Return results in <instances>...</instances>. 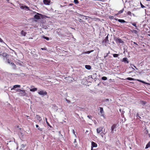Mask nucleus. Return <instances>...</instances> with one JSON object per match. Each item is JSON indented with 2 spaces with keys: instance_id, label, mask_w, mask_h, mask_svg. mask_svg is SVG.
<instances>
[{
  "instance_id": "obj_1",
  "label": "nucleus",
  "mask_w": 150,
  "mask_h": 150,
  "mask_svg": "<svg viewBox=\"0 0 150 150\" xmlns=\"http://www.w3.org/2000/svg\"><path fill=\"white\" fill-rule=\"evenodd\" d=\"M114 40L117 44L124 43V42L121 39L119 38L115 37L114 38Z\"/></svg>"
},
{
  "instance_id": "obj_2",
  "label": "nucleus",
  "mask_w": 150,
  "mask_h": 150,
  "mask_svg": "<svg viewBox=\"0 0 150 150\" xmlns=\"http://www.w3.org/2000/svg\"><path fill=\"white\" fill-rule=\"evenodd\" d=\"M38 94L42 96H44L47 95V92L43 90H40L38 92Z\"/></svg>"
},
{
  "instance_id": "obj_3",
  "label": "nucleus",
  "mask_w": 150,
  "mask_h": 150,
  "mask_svg": "<svg viewBox=\"0 0 150 150\" xmlns=\"http://www.w3.org/2000/svg\"><path fill=\"white\" fill-rule=\"evenodd\" d=\"M17 91L20 94H21V96H25L26 95L25 90H21V89H18Z\"/></svg>"
},
{
  "instance_id": "obj_4",
  "label": "nucleus",
  "mask_w": 150,
  "mask_h": 150,
  "mask_svg": "<svg viewBox=\"0 0 150 150\" xmlns=\"http://www.w3.org/2000/svg\"><path fill=\"white\" fill-rule=\"evenodd\" d=\"M108 35L105 38L104 40L103 41V42L104 43V45L105 46H106L109 42V40H108Z\"/></svg>"
},
{
  "instance_id": "obj_5",
  "label": "nucleus",
  "mask_w": 150,
  "mask_h": 150,
  "mask_svg": "<svg viewBox=\"0 0 150 150\" xmlns=\"http://www.w3.org/2000/svg\"><path fill=\"white\" fill-rule=\"evenodd\" d=\"M4 60H7L8 58L9 55L7 54L6 53H4L1 55Z\"/></svg>"
},
{
  "instance_id": "obj_6",
  "label": "nucleus",
  "mask_w": 150,
  "mask_h": 150,
  "mask_svg": "<svg viewBox=\"0 0 150 150\" xmlns=\"http://www.w3.org/2000/svg\"><path fill=\"white\" fill-rule=\"evenodd\" d=\"M40 16H42V15L41 14H40L39 13H37V15H35L34 16V18L35 19H36L37 20H39L40 19Z\"/></svg>"
},
{
  "instance_id": "obj_7",
  "label": "nucleus",
  "mask_w": 150,
  "mask_h": 150,
  "mask_svg": "<svg viewBox=\"0 0 150 150\" xmlns=\"http://www.w3.org/2000/svg\"><path fill=\"white\" fill-rule=\"evenodd\" d=\"M116 128V125L115 124H113L111 127V133L112 134L114 133V130Z\"/></svg>"
},
{
  "instance_id": "obj_8",
  "label": "nucleus",
  "mask_w": 150,
  "mask_h": 150,
  "mask_svg": "<svg viewBox=\"0 0 150 150\" xmlns=\"http://www.w3.org/2000/svg\"><path fill=\"white\" fill-rule=\"evenodd\" d=\"M43 2L44 4L49 5L50 3V0H43Z\"/></svg>"
},
{
  "instance_id": "obj_9",
  "label": "nucleus",
  "mask_w": 150,
  "mask_h": 150,
  "mask_svg": "<svg viewBox=\"0 0 150 150\" xmlns=\"http://www.w3.org/2000/svg\"><path fill=\"white\" fill-rule=\"evenodd\" d=\"M121 61L124 62L125 63H128L129 62L128 59L127 57L124 58L121 60Z\"/></svg>"
},
{
  "instance_id": "obj_10",
  "label": "nucleus",
  "mask_w": 150,
  "mask_h": 150,
  "mask_svg": "<svg viewBox=\"0 0 150 150\" xmlns=\"http://www.w3.org/2000/svg\"><path fill=\"white\" fill-rule=\"evenodd\" d=\"M99 108L100 110V112L101 114V116H103V117H104V111H103V108L102 107H100Z\"/></svg>"
},
{
  "instance_id": "obj_11",
  "label": "nucleus",
  "mask_w": 150,
  "mask_h": 150,
  "mask_svg": "<svg viewBox=\"0 0 150 150\" xmlns=\"http://www.w3.org/2000/svg\"><path fill=\"white\" fill-rule=\"evenodd\" d=\"M103 128L102 127H99V128H98L96 129L97 133L98 134H99L101 132H102V130H103Z\"/></svg>"
},
{
  "instance_id": "obj_12",
  "label": "nucleus",
  "mask_w": 150,
  "mask_h": 150,
  "mask_svg": "<svg viewBox=\"0 0 150 150\" xmlns=\"http://www.w3.org/2000/svg\"><path fill=\"white\" fill-rule=\"evenodd\" d=\"M97 146V144L93 142H91V148L96 147Z\"/></svg>"
},
{
  "instance_id": "obj_13",
  "label": "nucleus",
  "mask_w": 150,
  "mask_h": 150,
  "mask_svg": "<svg viewBox=\"0 0 150 150\" xmlns=\"http://www.w3.org/2000/svg\"><path fill=\"white\" fill-rule=\"evenodd\" d=\"M20 8H21V9H23L24 8H25L26 9H27L28 10H29V8L26 6H21L20 7Z\"/></svg>"
},
{
  "instance_id": "obj_14",
  "label": "nucleus",
  "mask_w": 150,
  "mask_h": 150,
  "mask_svg": "<svg viewBox=\"0 0 150 150\" xmlns=\"http://www.w3.org/2000/svg\"><path fill=\"white\" fill-rule=\"evenodd\" d=\"M116 20L117 21L118 20V21H119L120 22L122 23H126L127 22L125 21L123 19H116Z\"/></svg>"
},
{
  "instance_id": "obj_15",
  "label": "nucleus",
  "mask_w": 150,
  "mask_h": 150,
  "mask_svg": "<svg viewBox=\"0 0 150 150\" xmlns=\"http://www.w3.org/2000/svg\"><path fill=\"white\" fill-rule=\"evenodd\" d=\"M36 118L37 120L39 121V122H40L42 120L41 117L38 115H36Z\"/></svg>"
},
{
  "instance_id": "obj_16",
  "label": "nucleus",
  "mask_w": 150,
  "mask_h": 150,
  "mask_svg": "<svg viewBox=\"0 0 150 150\" xmlns=\"http://www.w3.org/2000/svg\"><path fill=\"white\" fill-rule=\"evenodd\" d=\"M20 87V86L19 85H15L13 86V87L11 88V90H12L13 89L17 88V87Z\"/></svg>"
},
{
  "instance_id": "obj_17",
  "label": "nucleus",
  "mask_w": 150,
  "mask_h": 150,
  "mask_svg": "<svg viewBox=\"0 0 150 150\" xmlns=\"http://www.w3.org/2000/svg\"><path fill=\"white\" fill-rule=\"evenodd\" d=\"M85 67L86 69L88 70H90L91 68V66L89 65H86L85 66Z\"/></svg>"
},
{
  "instance_id": "obj_18",
  "label": "nucleus",
  "mask_w": 150,
  "mask_h": 150,
  "mask_svg": "<svg viewBox=\"0 0 150 150\" xmlns=\"http://www.w3.org/2000/svg\"><path fill=\"white\" fill-rule=\"evenodd\" d=\"M37 88H33L32 89H30V91H32V92H34L37 91Z\"/></svg>"
},
{
  "instance_id": "obj_19",
  "label": "nucleus",
  "mask_w": 150,
  "mask_h": 150,
  "mask_svg": "<svg viewBox=\"0 0 150 150\" xmlns=\"http://www.w3.org/2000/svg\"><path fill=\"white\" fill-rule=\"evenodd\" d=\"M45 119L46 122L47 123V125L48 126H49L50 127L52 128V127L51 125H50L49 123L47 122V118H45Z\"/></svg>"
},
{
  "instance_id": "obj_20",
  "label": "nucleus",
  "mask_w": 150,
  "mask_h": 150,
  "mask_svg": "<svg viewBox=\"0 0 150 150\" xmlns=\"http://www.w3.org/2000/svg\"><path fill=\"white\" fill-rule=\"evenodd\" d=\"M21 34L22 35L25 36L26 35V33L23 30H22L21 32Z\"/></svg>"
},
{
  "instance_id": "obj_21",
  "label": "nucleus",
  "mask_w": 150,
  "mask_h": 150,
  "mask_svg": "<svg viewBox=\"0 0 150 150\" xmlns=\"http://www.w3.org/2000/svg\"><path fill=\"white\" fill-rule=\"evenodd\" d=\"M93 51H94V50H91L89 51L85 52H84V53L85 54H89L90 53L93 52Z\"/></svg>"
},
{
  "instance_id": "obj_22",
  "label": "nucleus",
  "mask_w": 150,
  "mask_h": 150,
  "mask_svg": "<svg viewBox=\"0 0 150 150\" xmlns=\"http://www.w3.org/2000/svg\"><path fill=\"white\" fill-rule=\"evenodd\" d=\"M126 79L129 80H132V81H135L136 80L134 79V78H130V77H128Z\"/></svg>"
},
{
  "instance_id": "obj_23",
  "label": "nucleus",
  "mask_w": 150,
  "mask_h": 150,
  "mask_svg": "<svg viewBox=\"0 0 150 150\" xmlns=\"http://www.w3.org/2000/svg\"><path fill=\"white\" fill-rule=\"evenodd\" d=\"M149 146H150V142H149L146 145L145 149H147L148 148Z\"/></svg>"
},
{
  "instance_id": "obj_24",
  "label": "nucleus",
  "mask_w": 150,
  "mask_h": 150,
  "mask_svg": "<svg viewBox=\"0 0 150 150\" xmlns=\"http://www.w3.org/2000/svg\"><path fill=\"white\" fill-rule=\"evenodd\" d=\"M131 23L133 25L136 27V28H137V24L136 23Z\"/></svg>"
},
{
  "instance_id": "obj_25",
  "label": "nucleus",
  "mask_w": 150,
  "mask_h": 150,
  "mask_svg": "<svg viewBox=\"0 0 150 150\" xmlns=\"http://www.w3.org/2000/svg\"><path fill=\"white\" fill-rule=\"evenodd\" d=\"M132 32L133 33H134L136 34H137L138 33L137 31L135 30H132Z\"/></svg>"
},
{
  "instance_id": "obj_26",
  "label": "nucleus",
  "mask_w": 150,
  "mask_h": 150,
  "mask_svg": "<svg viewBox=\"0 0 150 150\" xmlns=\"http://www.w3.org/2000/svg\"><path fill=\"white\" fill-rule=\"evenodd\" d=\"M113 56L114 57H116L118 56L119 54H113Z\"/></svg>"
},
{
  "instance_id": "obj_27",
  "label": "nucleus",
  "mask_w": 150,
  "mask_h": 150,
  "mask_svg": "<svg viewBox=\"0 0 150 150\" xmlns=\"http://www.w3.org/2000/svg\"><path fill=\"white\" fill-rule=\"evenodd\" d=\"M124 8L122 9V10L118 11V14H120L123 13L124 11Z\"/></svg>"
},
{
  "instance_id": "obj_28",
  "label": "nucleus",
  "mask_w": 150,
  "mask_h": 150,
  "mask_svg": "<svg viewBox=\"0 0 150 150\" xmlns=\"http://www.w3.org/2000/svg\"><path fill=\"white\" fill-rule=\"evenodd\" d=\"M43 38L47 40H49V38L48 37H45V36H43Z\"/></svg>"
},
{
  "instance_id": "obj_29",
  "label": "nucleus",
  "mask_w": 150,
  "mask_h": 150,
  "mask_svg": "<svg viewBox=\"0 0 150 150\" xmlns=\"http://www.w3.org/2000/svg\"><path fill=\"white\" fill-rule=\"evenodd\" d=\"M102 79L103 80H106L107 79V78L105 76H103L102 78Z\"/></svg>"
},
{
  "instance_id": "obj_30",
  "label": "nucleus",
  "mask_w": 150,
  "mask_h": 150,
  "mask_svg": "<svg viewBox=\"0 0 150 150\" xmlns=\"http://www.w3.org/2000/svg\"><path fill=\"white\" fill-rule=\"evenodd\" d=\"M74 2L75 4H78L79 3V1L78 0H74Z\"/></svg>"
},
{
  "instance_id": "obj_31",
  "label": "nucleus",
  "mask_w": 150,
  "mask_h": 150,
  "mask_svg": "<svg viewBox=\"0 0 150 150\" xmlns=\"http://www.w3.org/2000/svg\"><path fill=\"white\" fill-rule=\"evenodd\" d=\"M127 14L128 15H129L131 16H132V13L130 11H129L127 12Z\"/></svg>"
},
{
  "instance_id": "obj_32",
  "label": "nucleus",
  "mask_w": 150,
  "mask_h": 150,
  "mask_svg": "<svg viewBox=\"0 0 150 150\" xmlns=\"http://www.w3.org/2000/svg\"><path fill=\"white\" fill-rule=\"evenodd\" d=\"M80 16H83V17H86V18H91L89 16H84L83 15H80Z\"/></svg>"
},
{
  "instance_id": "obj_33",
  "label": "nucleus",
  "mask_w": 150,
  "mask_h": 150,
  "mask_svg": "<svg viewBox=\"0 0 150 150\" xmlns=\"http://www.w3.org/2000/svg\"><path fill=\"white\" fill-rule=\"evenodd\" d=\"M141 103L142 104V105H145L146 103V102L144 101H141Z\"/></svg>"
},
{
  "instance_id": "obj_34",
  "label": "nucleus",
  "mask_w": 150,
  "mask_h": 150,
  "mask_svg": "<svg viewBox=\"0 0 150 150\" xmlns=\"http://www.w3.org/2000/svg\"><path fill=\"white\" fill-rule=\"evenodd\" d=\"M137 117V118L139 119L140 118H141V117H140V116H139V114H137V116H136Z\"/></svg>"
},
{
  "instance_id": "obj_35",
  "label": "nucleus",
  "mask_w": 150,
  "mask_h": 150,
  "mask_svg": "<svg viewBox=\"0 0 150 150\" xmlns=\"http://www.w3.org/2000/svg\"><path fill=\"white\" fill-rule=\"evenodd\" d=\"M87 117L90 119L91 120L92 116L91 115H88Z\"/></svg>"
},
{
  "instance_id": "obj_36",
  "label": "nucleus",
  "mask_w": 150,
  "mask_h": 150,
  "mask_svg": "<svg viewBox=\"0 0 150 150\" xmlns=\"http://www.w3.org/2000/svg\"><path fill=\"white\" fill-rule=\"evenodd\" d=\"M7 60V62L8 63H9V64H10V63H11L10 62V61H9V59L8 58H7V60Z\"/></svg>"
},
{
  "instance_id": "obj_37",
  "label": "nucleus",
  "mask_w": 150,
  "mask_h": 150,
  "mask_svg": "<svg viewBox=\"0 0 150 150\" xmlns=\"http://www.w3.org/2000/svg\"><path fill=\"white\" fill-rule=\"evenodd\" d=\"M38 129L39 130H40V131H42L43 130V129L42 128H38Z\"/></svg>"
},
{
  "instance_id": "obj_38",
  "label": "nucleus",
  "mask_w": 150,
  "mask_h": 150,
  "mask_svg": "<svg viewBox=\"0 0 150 150\" xmlns=\"http://www.w3.org/2000/svg\"><path fill=\"white\" fill-rule=\"evenodd\" d=\"M41 49L42 50H47V48L46 47H44L43 48H41Z\"/></svg>"
},
{
  "instance_id": "obj_39",
  "label": "nucleus",
  "mask_w": 150,
  "mask_h": 150,
  "mask_svg": "<svg viewBox=\"0 0 150 150\" xmlns=\"http://www.w3.org/2000/svg\"><path fill=\"white\" fill-rule=\"evenodd\" d=\"M10 64L13 66H16V65L15 64L13 63H12V62H11L10 63Z\"/></svg>"
},
{
  "instance_id": "obj_40",
  "label": "nucleus",
  "mask_w": 150,
  "mask_h": 150,
  "mask_svg": "<svg viewBox=\"0 0 150 150\" xmlns=\"http://www.w3.org/2000/svg\"><path fill=\"white\" fill-rule=\"evenodd\" d=\"M79 22H83V20H82V19H79Z\"/></svg>"
},
{
  "instance_id": "obj_41",
  "label": "nucleus",
  "mask_w": 150,
  "mask_h": 150,
  "mask_svg": "<svg viewBox=\"0 0 150 150\" xmlns=\"http://www.w3.org/2000/svg\"><path fill=\"white\" fill-rule=\"evenodd\" d=\"M141 7L142 8H144L145 7V6L143 5L141 3Z\"/></svg>"
},
{
  "instance_id": "obj_42",
  "label": "nucleus",
  "mask_w": 150,
  "mask_h": 150,
  "mask_svg": "<svg viewBox=\"0 0 150 150\" xmlns=\"http://www.w3.org/2000/svg\"><path fill=\"white\" fill-rule=\"evenodd\" d=\"M3 42V40L1 38H0V42Z\"/></svg>"
},
{
  "instance_id": "obj_43",
  "label": "nucleus",
  "mask_w": 150,
  "mask_h": 150,
  "mask_svg": "<svg viewBox=\"0 0 150 150\" xmlns=\"http://www.w3.org/2000/svg\"><path fill=\"white\" fill-rule=\"evenodd\" d=\"M145 133L146 134H147V133H148V132L147 131V130H146L145 131Z\"/></svg>"
},
{
  "instance_id": "obj_44",
  "label": "nucleus",
  "mask_w": 150,
  "mask_h": 150,
  "mask_svg": "<svg viewBox=\"0 0 150 150\" xmlns=\"http://www.w3.org/2000/svg\"><path fill=\"white\" fill-rule=\"evenodd\" d=\"M73 5V4H69V6H72Z\"/></svg>"
},
{
  "instance_id": "obj_45",
  "label": "nucleus",
  "mask_w": 150,
  "mask_h": 150,
  "mask_svg": "<svg viewBox=\"0 0 150 150\" xmlns=\"http://www.w3.org/2000/svg\"><path fill=\"white\" fill-rule=\"evenodd\" d=\"M66 101H67V102L68 103H69L70 102V101H69V100H67L66 99Z\"/></svg>"
},
{
  "instance_id": "obj_46",
  "label": "nucleus",
  "mask_w": 150,
  "mask_h": 150,
  "mask_svg": "<svg viewBox=\"0 0 150 150\" xmlns=\"http://www.w3.org/2000/svg\"><path fill=\"white\" fill-rule=\"evenodd\" d=\"M134 43L135 45H138V44H137V43H136V42H134Z\"/></svg>"
},
{
  "instance_id": "obj_47",
  "label": "nucleus",
  "mask_w": 150,
  "mask_h": 150,
  "mask_svg": "<svg viewBox=\"0 0 150 150\" xmlns=\"http://www.w3.org/2000/svg\"><path fill=\"white\" fill-rule=\"evenodd\" d=\"M36 127L38 128V127H39V126L38 125H36Z\"/></svg>"
},
{
  "instance_id": "obj_48",
  "label": "nucleus",
  "mask_w": 150,
  "mask_h": 150,
  "mask_svg": "<svg viewBox=\"0 0 150 150\" xmlns=\"http://www.w3.org/2000/svg\"><path fill=\"white\" fill-rule=\"evenodd\" d=\"M76 139H74V143H75L76 142Z\"/></svg>"
},
{
  "instance_id": "obj_49",
  "label": "nucleus",
  "mask_w": 150,
  "mask_h": 150,
  "mask_svg": "<svg viewBox=\"0 0 150 150\" xmlns=\"http://www.w3.org/2000/svg\"><path fill=\"white\" fill-rule=\"evenodd\" d=\"M26 117H27L28 119H29V116H27V115H26Z\"/></svg>"
},
{
  "instance_id": "obj_50",
  "label": "nucleus",
  "mask_w": 150,
  "mask_h": 150,
  "mask_svg": "<svg viewBox=\"0 0 150 150\" xmlns=\"http://www.w3.org/2000/svg\"><path fill=\"white\" fill-rule=\"evenodd\" d=\"M136 80L137 81H139L140 82H141L142 81L140 80H139L137 79V80Z\"/></svg>"
},
{
  "instance_id": "obj_51",
  "label": "nucleus",
  "mask_w": 150,
  "mask_h": 150,
  "mask_svg": "<svg viewBox=\"0 0 150 150\" xmlns=\"http://www.w3.org/2000/svg\"><path fill=\"white\" fill-rule=\"evenodd\" d=\"M22 146H25V145H24V144H22Z\"/></svg>"
},
{
  "instance_id": "obj_52",
  "label": "nucleus",
  "mask_w": 150,
  "mask_h": 150,
  "mask_svg": "<svg viewBox=\"0 0 150 150\" xmlns=\"http://www.w3.org/2000/svg\"><path fill=\"white\" fill-rule=\"evenodd\" d=\"M91 150H93V148L91 147Z\"/></svg>"
},
{
  "instance_id": "obj_53",
  "label": "nucleus",
  "mask_w": 150,
  "mask_h": 150,
  "mask_svg": "<svg viewBox=\"0 0 150 150\" xmlns=\"http://www.w3.org/2000/svg\"><path fill=\"white\" fill-rule=\"evenodd\" d=\"M87 19H88L87 18H85V19L87 20Z\"/></svg>"
},
{
  "instance_id": "obj_54",
  "label": "nucleus",
  "mask_w": 150,
  "mask_h": 150,
  "mask_svg": "<svg viewBox=\"0 0 150 150\" xmlns=\"http://www.w3.org/2000/svg\"><path fill=\"white\" fill-rule=\"evenodd\" d=\"M109 80H111V79H110Z\"/></svg>"
},
{
  "instance_id": "obj_55",
  "label": "nucleus",
  "mask_w": 150,
  "mask_h": 150,
  "mask_svg": "<svg viewBox=\"0 0 150 150\" xmlns=\"http://www.w3.org/2000/svg\"><path fill=\"white\" fill-rule=\"evenodd\" d=\"M73 131L74 132V130H73Z\"/></svg>"
},
{
  "instance_id": "obj_56",
  "label": "nucleus",
  "mask_w": 150,
  "mask_h": 150,
  "mask_svg": "<svg viewBox=\"0 0 150 150\" xmlns=\"http://www.w3.org/2000/svg\"><path fill=\"white\" fill-rule=\"evenodd\" d=\"M1 55V54H0V56Z\"/></svg>"
},
{
  "instance_id": "obj_57",
  "label": "nucleus",
  "mask_w": 150,
  "mask_h": 150,
  "mask_svg": "<svg viewBox=\"0 0 150 150\" xmlns=\"http://www.w3.org/2000/svg\"><path fill=\"white\" fill-rule=\"evenodd\" d=\"M149 36H150V34H149L148 35Z\"/></svg>"
}]
</instances>
